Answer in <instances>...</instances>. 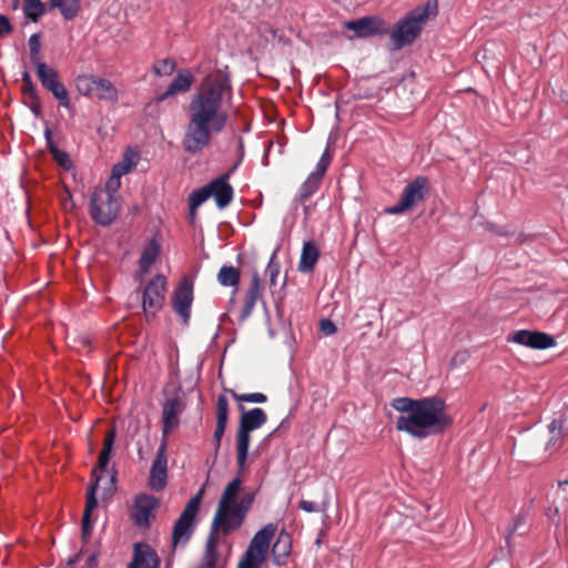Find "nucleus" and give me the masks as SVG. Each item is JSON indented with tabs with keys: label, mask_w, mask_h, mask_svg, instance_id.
Here are the masks:
<instances>
[{
	"label": "nucleus",
	"mask_w": 568,
	"mask_h": 568,
	"mask_svg": "<svg viewBox=\"0 0 568 568\" xmlns=\"http://www.w3.org/2000/svg\"><path fill=\"white\" fill-rule=\"evenodd\" d=\"M232 97L227 73L217 70L205 77L189 104V122L182 140L183 149L191 154L206 148L212 135L224 130L227 113L223 106Z\"/></svg>",
	"instance_id": "obj_1"
},
{
	"label": "nucleus",
	"mask_w": 568,
	"mask_h": 568,
	"mask_svg": "<svg viewBox=\"0 0 568 568\" xmlns=\"http://www.w3.org/2000/svg\"><path fill=\"white\" fill-rule=\"evenodd\" d=\"M445 408V402L440 398L418 399L410 415L398 416L396 428L416 438L440 433L452 424Z\"/></svg>",
	"instance_id": "obj_2"
},
{
	"label": "nucleus",
	"mask_w": 568,
	"mask_h": 568,
	"mask_svg": "<svg viewBox=\"0 0 568 568\" xmlns=\"http://www.w3.org/2000/svg\"><path fill=\"white\" fill-rule=\"evenodd\" d=\"M241 485L240 478L230 481L217 503L212 530L221 531L223 536L230 535L242 526L253 505L254 494L252 493L237 498Z\"/></svg>",
	"instance_id": "obj_3"
},
{
	"label": "nucleus",
	"mask_w": 568,
	"mask_h": 568,
	"mask_svg": "<svg viewBox=\"0 0 568 568\" xmlns=\"http://www.w3.org/2000/svg\"><path fill=\"white\" fill-rule=\"evenodd\" d=\"M428 7L417 8L400 19L390 31V49L400 50L410 45L422 32L428 19Z\"/></svg>",
	"instance_id": "obj_4"
},
{
	"label": "nucleus",
	"mask_w": 568,
	"mask_h": 568,
	"mask_svg": "<svg viewBox=\"0 0 568 568\" xmlns=\"http://www.w3.org/2000/svg\"><path fill=\"white\" fill-rule=\"evenodd\" d=\"M266 420V413L258 407L242 413L236 434V463L241 470L244 468L247 459L251 432L261 428Z\"/></svg>",
	"instance_id": "obj_5"
},
{
	"label": "nucleus",
	"mask_w": 568,
	"mask_h": 568,
	"mask_svg": "<svg viewBox=\"0 0 568 568\" xmlns=\"http://www.w3.org/2000/svg\"><path fill=\"white\" fill-rule=\"evenodd\" d=\"M276 530L275 524H267L256 531L241 556L237 568H262Z\"/></svg>",
	"instance_id": "obj_6"
},
{
	"label": "nucleus",
	"mask_w": 568,
	"mask_h": 568,
	"mask_svg": "<svg viewBox=\"0 0 568 568\" xmlns=\"http://www.w3.org/2000/svg\"><path fill=\"white\" fill-rule=\"evenodd\" d=\"M276 530L275 524H267L256 531L241 556L237 568H262Z\"/></svg>",
	"instance_id": "obj_7"
},
{
	"label": "nucleus",
	"mask_w": 568,
	"mask_h": 568,
	"mask_svg": "<svg viewBox=\"0 0 568 568\" xmlns=\"http://www.w3.org/2000/svg\"><path fill=\"white\" fill-rule=\"evenodd\" d=\"M202 501V491L195 494L185 505L183 511L174 524L172 534L173 547L185 546L190 540L195 525V519Z\"/></svg>",
	"instance_id": "obj_8"
},
{
	"label": "nucleus",
	"mask_w": 568,
	"mask_h": 568,
	"mask_svg": "<svg viewBox=\"0 0 568 568\" xmlns=\"http://www.w3.org/2000/svg\"><path fill=\"white\" fill-rule=\"evenodd\" d=\"M120 204L116 196L104 191H93L90 200V215L92 220L102 225H110L118 216Z\"/></svg>",
	"instance_id": "obj_9"
},
{
	"label": "nucleus",
	"mask_w": 568,
	"mask_h": 568,
	"mask_svg": "<svg viewBox=\"0 0 568 568\" xmlns=\"http://www.w3.org/2000/svg\"><path fill=\"white\" fill-rule=\"evenodd\" d=\"M426 184L427 181L425 178L419 176L413 180L403 190L398 203L393 206L385 207L384 213L388 215H398L415 207L424 199Z\"/></svg>",
	"instance_id": "obj_10"
},
{
	"label": "nucleus",
	"mask_w": 568,
	"mask_h": 568,
	"mask_svg": "<svg viewBox=\"0 0 568 568\" xmlns=\"http://www.w3.org/2000/svg\"><path fill=\"white\" fill-rule=\"evenodd\" d=\"M165 292L166 278L161 274L155 275L146 284L143 291L142 306L148 320L150 316H155V314L162 308Z\"/></svg>",
	"instance_id": "obj_11"
},
{
	"label": "nucleus",
	"mask_w": 568,
	"mask_h": 568,
	"mask_svg": "<svg viewBox=\"0 0 568 568\" xmlns=\"http://www.w3.org/2000/svg\"><path fill=\"white\" fill-rule=\"evenodd\" d=\"M193 302V281L184 276L172 295V307L182 318L183 324L187 325L191 317V306Z\"/></svg>",
	"instance_id": "obj_12"
},
{
	"label": "nucleus",
	"mask_w": 568,
	"mask_h": 568,
	"mask_svg": "<svg viewBox=\"0 0 568 568\" xmlns=\"http://www.w3.org/2000/svg\"><path fill=\"white\" fill-rule=\"evenodd\" d=\"M344 28L354 31L356 38H369L388 33L387 23L377 16L346 21Z\"/></svg>",
	"instance_id": "obj_13"
},
{
	"label": "nucleus",
	"mask_w": 568,
	"mask_h": 568,
	"mask_svg": "<svg viewBox=\"0 0 568 568\" xmlns=\"http://www.w3.org/2000/svg\"><path fill=\"white\" fill-rule=\"evenodd\" d=\"M168 456L166 444L163 442L156 452V456L152 463L149 476V487L153 491H161L168 479Z\"/></svg>",
	"instance_id": "obj_14"
},
{
	"label": "nucleus",
	"mask_w": 568,
	"mask_h": 568,
	"mask_svg": "<svg viewBox=\"0 0 568 568\" xmlns=\"http://www.w3.org/2000/svg\"><path fill=\"white\" fill-rule=\"evenodd\" d=\"M236 169V165H234L229 172L221 175L220 178L211 181L207 184L210 195L214 197L216 205L220 209L226 207L233 199V187L230 185L227 180L230 179L231 174Z\"/></svg>",
	"instance_id": "obj_15"
},
{
	"label": "nucleus",
	"mask_w": 568,
	"mask_h": 568,
	"mask_svg": "<svg viewBox=\"0 0 568 568\" xmlns=\"http://www.w3.org/2000/svg\"><path fill=\"white\" fill-rule=\"evenodd\" d=\"M508 341L535 349H547L555 346V339L550 335L527 329L516 332Z\"/></svg>",
	"instance_id": "obj_16"
},
{
	"label": "nucleus",
	"mask_w": 568,
	"mask_h": 568,
	"mask_svg": "<svg viewBox=\"0 0 568 568\" xmlns=\"http://www.w3.org/2000/svg\"><path fill=\"white\" fill-rule=\"evenodd\" d=\"M156 506L158 499L155 497L145 494L139 495L135 498L131 515L134 524L140 527L149 526V521L153 517Z\"/></svg>",
	"instance_id": "obj_17"
},
{
	"label": "nucleus",
	"mask_w": 568,
	"mask_h": 568,
	"mask_svg": "<svg viewBox=\"0 0 568 568\" xmlns=\"http://www.w3.org/2000/svg\"><path fill=\"white\" fill-rule=\"evenodd\" d=\"M161 560L156 551L148 544L135 542L133 557L128 568H160Z\"/></svg>",
	"instance_id": "obj_18"
},
{
	"label": "nucleus",
	"mask_w": 568,
	"mask_h": 568,
	"mask_svg": "<svg viewBox=\"0 0 568 568\" xmlns=\"http://www.w3.org/2000/svg\"><path fill=\"white\" fill-rule=\"evenodd\" d=\"M216 426L213 442L216 448L220 447L229 420V399L225 395H219L216 399Z\"/></svg>",
	"instance_id": "obj_19"
},
{
	"label": "nucleus",
	"mask_w": 568,
	"mask_h": 568,
	"mask_svg": "<svg viewBox=\"0 0 568 568\" xmlns=\"http://www.w3.org/2000/svg\"><path fill=\"white\" fill-rule=\"evenodd\" d=\"M183 405L178 397L165 400L162 409L163 434L166 435L179 425V416L182 413Z\"/></svg>",
	"instance_id": "obj_20"
},
{
	"label": "nucleus",
	"mask_w": 568,
	"mask_h": 568,
	"mask_svg": "<svg viewBox=\"0 0 568 568\" xmlns=\"http://www.w3.org/2000/svg\"><path fill=\"white\" fill-rule=\"evenodd\" d=\"M291 551L292 537L286 530H281L272 547L273 561L278 566L285 565Z\"/></svg>",
	"instance_id": "obj_21"
},
{
	"label": "nucleus",
	"mask_w": 568,
	"mask_h": 568,
	"mask_svg": "<svg viewBox=\"0 0 568 568\" xmlns=\"http://www.w3.org/2000/svg\"><path fill=\"white\" fill-rule=\"evenodd\" d=\"M193 83V75L189 70L180 71L173 81L170 83L168 90L156 98L158 102H162L165 99L176 94L184 93L191 89Z\"/></svg>",
	"instance_id": "obj_22"
},
{
	"label": "nucleus",
	"mask_w": 568,
	"mask_h": 568,
	"mask_svg": "<svg viewBox=\"0 0 568 568\" xmlns=\"http://www.w3.org/2000/svg\"><path fill=\"white\" fill-rule=\"evenodd\" d=\"M99 478L95 479V483L92 485L87 495L85 508L82 517V536L83 538H88L93 529L91 523V513L98 507V499L95 497V490L98 487Z\"/></svg>",
	"instance_id": "obj_23"
},
{
	"label": "nucleus",
	"mask_w": 568,
	"mask_h": 568,
	"mask_svg": "<svg viewBox=\"0 0 568 568\" xmlns=\"http://www.w3.org/2000/svg\"><path fill=\"white\" fill-rule=\"evenodd\" d=\"M320 251L316 244L312 241H307L303 244L301 258L298 263V271L302 273H310L314 270V266L318 260Z\"/></svg>",
	"instance_id": "obj_24"
},
{
	"label": "nucleus",
	"mask_w": 568,
	"mask_h": 568,
	"mask_svg": "<svg viewBox=\"0 0 568 568\" xmlns=\"http://www.w3.org/2000/svg\"><path fill=\"white\" fill-rule=\"evenodd\" d=\"M95 92L94 98L108 102H116L119 99V91L108 79L95 77Z\"/></svg>",
	"instance_id": "obj_25"
},
{
	"label": "nucleus",
	"mask_w": 568,
	"mask_h": 568,
	"mask_svg": "<svg viewBox=\"0 0 568 568\" xmlns=\"http://www.w3.org/2000/svg\"><path fill=\"white\" fill-rule=\"evenodd\" d=\"M161 246L154 239L150 240L144 246L139 260V268L141 273H146L151 265L155 262L160 254Z\"/></svg>",
	"instance_id": "obj_26"
},
{
	"label": "nucleus",
	"mask_w": 568,
	"mask_h": 568,
	"mask_svg": "<svg viewBox=\"0 0 568 568\" xmlns=\"http://www.w3.org/2000/svg\"><path fill=\"white\" fill-rule=\"evenodd\" d=\"M219 551L217 542L214 537L210 536L205 544V550L197 568H217Z\"/></svg>",
	"instance_id": "obj_27"
},
{
	"label": "nucleus",
	"mask_w": 568,
	"mask_h": 568,
	"mask_svg": "<svg viewBox=\"0 0 568 568\" xmlns=\"http://www.w3.org/2000/svg\"><path fill=\"white\" fill-rule=\"evenodd\" d=\"M51 9H59L65 20H72L80 10V0H50Z\"/></svg>",
	"instance_id": "obj_28"
},
{
	"label": "nucleus",
	"mask_w": 568,
	"mask_h": 568,
	"mask_svg": "<svg viewBox=\"0 0 568 568\" xmlns=\"http://www.w3.org/2000/svg\"><path fill=\"white\" fill-rule=\"evenodd\" d=\"M37 75L44 88H48L50 84L54 83L59 80L58 71L47 63L41 62L34 65Z\"/></svg>",
	"instance_id": "obj_29"
},
{
	"label": "nucleus",
	"mask_w": 568,
	"mask_h": 568,
	"mask_svg": "<svg viewBox=\"0 0 568 568\" xmlns=\"http://www.w3.org/2000/svg\"><path fill=\"white\" fill-rule=\"evenodd\" d=\"M24 16L33 22H37L45 13V4L41 0H24Z\"/></svg>",
	"instance_id": "obj_30"
},
{
	"label": "nucleus",
	"mask_w": 568,
	"mask_h": 568,
	"mask_svg": "<svg viewBox=\"0 0 568 568\" xmlns=\"http://www.w3.org/2000/svg\"><path fill=\"white\" fill-rule=\"evenodd\" d=\"M114 440H115V432L114 430H110L105 435V438H104V442H103V449H102V452L100 453V456H99V465H98V467H99L100 470H104L105 467L109 464V460H110L111 454H112V449H113Z\"/></svg>",
	"instance_id": "obj_31"
},
{
	"label": "nucleus",
	"mask_w": 568,
	"mask_h": 568,
	"mask_svg": "<svg viewBox=\"0 0 568 568\" xmlns=\"http://www.w3.org/2000/svg\"><path fill=\"white\" fill-rule=\"evenodd\" d=\"M138 163V154L134 152H126L123 156V159L116 163L112 172H114L116 175L123 176L131 172Z\"/></svg>",
	"instance_id": "obj_32"
},
{
	"label": "nucleus",
	"mask_w": 568,
	"mask_h": 568,
	"mask_svg": "<svg viewBox=\"0 0 568 568\" xmlns=\"http://www.w3.org/2000/svg\"><path fill=\"white\" fill-rule=\"evenodd\" d=\"M217 281L223 286H236L240 281V272L233 266L224 265L219 271Z\"/></svg>",
	"instance_id": "obj_33"
},
{
	"label": "nucleus",
	"mask_w": 568,
	"mask_h": 568,
	"mask_svg": "<svg viewBox=\"0 0 568 568\" xmlns=\"http://www.w3.org/2000/svg\"><path fill=\"white\" fill-rule=\"evenodd\" d=\"M320 185L321 180L310 174L307 179L304 181V183L301 185L296 199L298 201H304L308 199L318 190Z\"/></svg>",
	"instance_id": "obj_34"
},
{
	"label": "nucleus",
	"mask_w": 568,
	"mask_h": 568,
	"mask_svg": "<svg viewBox=\"0 0 568 568\" xmlns=\"http://www.w3.org/2000/svg\"><path fill=\"white\" fill-rule=\"evenodd\" d=\"M95 75H79L75 80L78 91L89 98H94L95 92Z\"/></svg>",
	"instance_id": "obj_35"
},
{
	"label": "nucleus",
	"mask_w": 568,
	"mask_h": 568,
	"mask_svg": "<svg viewBox=\"0 0 568 568\" xmlns=\"http://www.w3.org/2000/svg\"><path fill=\"white\" fill-rule=\"evenodd\" d=\"M45 89L52 93V95L59 101V104L61 106L70 108V99L68 91L64 84L60 82V80H57L54 83L50 84Z\"/></svg>",
	"instance_id": "obj_36"
},
{
	"label": "nucleus",
	"mask_w": 568,
	"mask_h": 568,
	"mask_svg": "<svg viewBox=\"0 0 568 568\" xmlns=\"http://www.w3.org/2000/svg\"><path fill=\"white\" fill-rule=\"evenodd\" d=\"M210 196L211 195L207 185L202 189L193 191L189 197L191 214H194L195 210L201 204H203Z\"/></svg>",
	"instance_id": "obj_37"
},
{
	"label": "nucleus",
	"mask_w": 568,
	"mask_h": 568,
	"mask_svg": "<svg viewBox=\"0 0 568 568\" xmlns=\"http://www.w3.org/2000/svg\"><path fill=\"white\" fill-rule=\"evenodd\" d=\"M418 404V399H410L407 397H398L393 400L392 406L402 415H410L415 405Z\"/></svg>",
	"instance_id": "obj_38"
},
{
	"label": "nucleus",
	"mask_w": 568,
	"mask_h": 568,
	"mask_svg": "<svg viewBox=\"0 0 568 568\" xmlns=\"http://www.w3.org/2000/svg\"><path fill=\"white\" fill-rule=\"evenodd\" d=\"M231 395L239 402V403H257L262 404L267 400L266 395L263 393H248V394H237L234 390H230Z\"/></svg>",
	"instance_id": "obj_39"
},
{
	"label": "nucleus",
	"mask_w": 568,
	"mask_h": 568,
	"mask_svg": "<svg viewBox=\"0 0 568 568\" xmlns=\"http://www.w3.org/2000/svg\"><path fill=\"white\" fill-rule=\"evenodd\" d=\"M29 51H30V60L33 65L41 63L40 60V49H41V42H40V36L38 33L32 34L29 38Z\"/></svg>",
	"instance_id": "obj_40"
},
{
	"label": "nucleus",
	"mask_w": 568,
	"mask_h": 568,
	"mask_svg": "<svg viewBox=\"0 0 568 568\" xmlns=\"http://www.w3.org/2000/svg\"><path fill=\"white\" fill-rule=\"evenodd\" d=\"M331 161H332V155L328 152V150L326 149L323 152L321 159L318 160V162L316 164V169L311 173V175H313L322 181V178L325 174Z\"/></svg>",
	"instance_id": "obj_41"
},
{
	"label": "nucleus",
	"mask_w": 568,
	"mask_h": 568,
	"mask_svg": "<svg viewBox=\"0 0 568 568\" xmlns=\"http://www.w3.org/2000/svg\"><path fill=\"white\" fill-rule=\"evenodd\" d=\"M175 68H176V63L174 60L163 59V60L158 61L154 64L153 70L158 75L162 77V75L172 74L173 71L175 70Z\"/></svg>",
	"instance_id": "obj_42"
},
{
	"label": "nucleus",
	"mask_w": 568,
	"mask_h": 568,
	"mask_svg": "<svg viewBox=\"0 0 568 568\" xmlns=\"http://www.w3.org/2000/svg\"><path fill=\"white\" fill-rule=\"evenodd\" d=\"M276 253H277V251L273 252V254L270 258V262L266 266V270H265V275L270 277V282L272 285L276 284V278L280 273V263L276 262Z\"/></svg>",
	"instance_id": "obj_43"
},
{
	"label": "nucleus",
	"mask_w": 568,
	"mask_h": 568,
	"mask_svg": "<svg viewBox=\"0 0 568 568\" xmlns=\"http://www.w3.org/2000/svg\"><path fill=\"white\" fill-rule=\"evenodd\" d=\"M561 430H562V423L560 420L555 419L549 424V432L551 434V437L547 445L548 448L559 444V442L561 440V436H562Z\"/></svg>",
	"instance_id": "obj_44"
},
{
	"label": "nucleus",
	"mask_w": 568,
	"mask_h": 568,
	"mask_svg": "<svg viewBox=\"0 0 568 568\" xmlns=\"http://www.w3.org/2000/svg\"><path fill=\"white\" fill-rule=\"evenodd\" d=\"M121 178L120 175H116L114 172H111V176L105 183L104 189H95L94 191H104L108 192L111 196H116L115 193L121 186Z\"/></svg>",
	"instance_id": "obj_45"
},
{
	"label": "nucleus",
	"mask_w": 568,
	"mask_h": 568,
	"mask_svg": "<svg viewBox=\"0 0 568 568\" xmlns=\"http://www.w3.org/2000/svg\"><path fill=\"white\" fill-rule=\"evenodd\" d=\"M22 92L30 99H37L36 85L32 82L31 75L28 71L22 73Z\"/></svg>",
	"instance_id": "obj_46"
},
{
	"label": "nucleus",
	"mask_w": 568,
	"mask_h": 568,
	"mask_svg": "<svg viewBox=\"0 0 568 568\" xmlns=\"http://www.w3.org/2000/svg\"><path fill=\"white\" fill-rule=\"evenodd\" d=\"M50 152L59 165L63 166L64 169L70 168L71 161L68 153L59 150L57 145H50Z\"/></svg>",
	"instance_id": "obj_47"
},
{
	"label": "nucleus",
	"mask_w": 568,
	"mask_h": 568,
	"mask_svg": "<svg viewBox=\"0 0 568 568\" xmlns=\"http://www.w3.org/2000/svg\"><path fill=\"white\" fill-rule=\"evenodd\" d=\"M258 295H260V276H258V274H254L245 297L257 301Z\"/></svg>",
	"instance_id": "obj_48"
},
{
	"label": "nucleus",
	"mask_w": 568,
	"mask_h": 568,
	"mask_svg": "<svg viewBox=\"0 0 568 568\" xmlns=\"http://www.w3.org/2000/svg\"><path fill=\"white\" fill-rule=\"evenodd\" d=\"M255 304L256 301L245 297V302L240 314V322H244L248 318V316L252 314Z\"/></svg>",
	"instance_id": "obj_49"
},
{
	"label": "nucleus",
	"mask_w": 568,
	"mask_h": 568,
	"mask_svg": "<svg viewBox=\"0 0 568 568\" xmlns=\"http://www.w3.org/2000/svg\"><path fill=\"white\" fill-rule=\"evenodd\" d=\"M321 331L325 335H332L336 332V326L331 320H322L320 323Z\"/></svg>",
	"instance_id": "obj_50"
},
{
	"label": "nucleus",
	"mask_w": 568,
	"mask_h": 568,
	"mask_svg": "<svg viewBox=\"0 0 568 568\" xmlns=\"http://www.w3.org/2000/svg\"><path fill=\"white\" fill-rule=\"evenodd\" d=\"M61 204L64 211H72L74 209V202L68 190H65L64 193L61 194Z\"/></svg>",
	"instance_id": "obj_51"
},
{
	"label": "nucleus",
	"mask_w": 568,
	"mask_h": 568,
	"mask_svg": "<svg viewBox=\"0 0 568 568\" xmlns=\"http://www.w3.org/2000/svg\"><path fill=\"white\" fill-rule=\"evenodd\" d=\"M298 507L306 511V513H316L318 511V506L316 503L314 501H310V500H301L300 504H298Z\"/></svg>",
	"instance_id": "obj_52"
},
{
	"label": "nucleus",
	"mask_w": 568,
	"mask_h": 568,
	"mask_svg": "<svg viewBox=\"0 0 568 568\" xmlns=\"http://www.w3.org/2000/svg\"><path fill=\"white\" fill-rule=\"evenodd\" d=\"M11 32L9 20L4 16H0V37Z\"/></svg>",
	"instance_id": "obj_53"
},
{
	"label": "nucleus",
	"mask_w": 568,
	"mask_h": 568,
	"mask_svg": "<svg viewBox=\"0 0 568 568\" xmlns=\"http://www.w3.org/2000/svg\"><path fill=\"white\" fill-rule=\"evenodd\" d=\"M98 557H99L98 552H93L89 556V558L87 559L88 568H97L98 567Z\"/></svg>",
	"instance_id": "obj_54"
},
{
	"label": "nucleus",
	"mask_w": 568,
	"mask_h": 568,
	"mask_svg": "<svg viewBox=\"0 0 568 568\" xmlns=\"http://www.w3.org/2000/svg\"><path fill=\"white\" fill-rule=\"evenodd\" d=\"M44 136H45V140H47V144H48V148L50 149V145H55L52 141V135H51V131L50 129H47L44 131Z\"/></svg>",
	"instance_id": "obj_55"
},
{
	"label": "nucleus",
	"mask_w": 568,
	"mask_h": 568,
	"mask_svg": "<svg viewBox=\"0 0 568 568\" xmlns=\"http://www.w3.org/2000/svg\"><path fill=\"white\" fill-rule=\"evenodd\" d=\"M567 484H568V480L559 481V486H564V485H567Z\"/></svg>",
	"instance_id": "obj_56"
},
{
	"label": "nucleus",
	"mask_w": 568,
	"mask_h": 568,
	"mask_svg": "<svg viewBox=\"0 0 568 568\" xmlns=\"http://www.w3.org/2000/svg\"><path fill=\"white\" fill-rule=\"evenodd\" d=\"M567 102H568V100H567Z\"/></svg>",
	"instance_id": "obj_57"
}]
</instances>
